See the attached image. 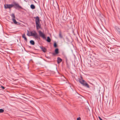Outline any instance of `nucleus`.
<instances>
[{
    "label": "nucleus",
    "instance_id": "6e6552de",
    "mask_svg": "<svg viewBox=\"0 0 120 120\" xmlns=\"http://www.w3.org/2000/svg\"><path fill=\"white\" fill-rule=\"evenodd\" d=\"M93 63L94 65L96 66L100 65L101 64V63H100V62H98L97 61H96L95 60H94V61H93Z\"/></svg>",
    "mask_w": 120,
    "mask_h": 120
},
{
    "label": "nucleus",
    "instance_id": "0eeeda50",
    "mask_svg": "<svg viewBox=\"0 0 120 120\" xmlns=\"http://www.w3.org/2000/svg\"><path fill=\"white\" fill-rule=\"evenodd\" d=\"M34 33H33L31 31L30 32V33L31 34H30V36H34V38H35L37 34L36 33V32L35 31H34Z\"/></svg>",
    "mask_w": 120,
    "mask_h": 120
},
{
    "label": "nucleus",
    "instance_id": "b1692460",
    "mask_svg": "<svg viewBox=\"0 0 120 120\" xmlns=\"http://www.w3.org/2000/svg\"><path fill=\"white\" fill-rule=\"evenodd\" d=\"M53 46H54V47L55 48H56V47H57V44L56 43V42H55L54 43Z\"/></svg>",
    "mask_w": 120,
    "mask_h": 120
},
{
    "label": "nucleus",
    "instance_id": "4468645a",
    "mask_svg": "<svg viewBox=\"0 0 120 120\" xmlns=\"http://www.w3.org/2000/svg\"><path fill=\"white\" fill-rule=\"evenodd\" d=\"M59 37L60 38H63V36L61 32V31H60L59 32Z\"/></svg>",
    "mask_w": 120,
    "mask_h": 120
},
{
    "label": "nucleus",
    "instance_id": "ddd939ff",
    "mask_svg": "<svg viewBox=\"0 0 120 120\" xmlns=\"http://www.w3.org/2000/svg\"><path fill=\"white\" fill-rule=\"evenodd\" d=\"M22 38H24V39L26 41H27V39L26 36V35L25 34H24L22 36Z\"/></svg>",
    "mask_w": 120,
    "mask_h": 120
},
{
    "label": "nucleus",
    "instance_id": "4be33fe9",
    "mask_svg": "<svg viewBox=\"0 0 120 120\" xmlns=\"http://www.w3.org/2000/svg\"><path fill=\"white\" fill-rule=\"evenodd\" d=\"M66 40L68 42V43L69 42H70V41L69 39L67 37H66Z\"/></svg>",
    "mask_w": 120,
    "mask_h": 120
},
{
    "label": "nucleus",
    "instance_id": "f3484780",
    "mask_svg": "<svg viewBox=\"0 0 120 120\" xmlns=\"http://www.w3.org/2000/svg\"><path fill=\"white\" fill-rule=\"evenodd\" d=\"M35 38V39H37L38 40H40V37L39 36L38 34H37V35L36 36Z\"/></svg>",
    "mask_w": 120,
    "mask_h": 120
},
{
    "label": "nucleus",
    "instance_id": "1a4fd4ad",
    "mask_svg": "<svg viewBox=\"0 0 120 120\" xmlns=\"http://www.w3.org/2000/svg\"><path fill=\"white\" fill-rule=\"evenodd\" d=\"M40 48L41 49L42 51L44 52H46L47 49L45 47L42 46H40Z\"/></svg>",
    "mask_w": 120,
    "mask_h": 120
},
{
    "label": "nucleus",
    "instance_id": "c85d7f7f",
    "mask_svg": "<svg viewBox=\"0 0 120 120\" xmlns=\"http://www.w3.org/2000/svg\"><path fill=\"white\" fill-rule=\"evenodd\" d=\"M46 57L48 59H50V57L49 56H47V57L46 56Z\"/></svg>",
    "mask_w": 120,
    "mask_h": 120
},
{
    "label": "nucleus",
    "instance_id": "20e7f679",
    "mask_svg": "<svg viewBox=\"0 0 120 120\" xmlns=\"http://www.w3.org/2000/svg\"><path fill=\"white\" fill-rule=\"evenodd\" d=\"M52 7L53 9H55L56 10L59 9V6L57 2H53L52 5Z\"/></svg>",
    "mask_w": 120,
    "mask_h": 120
},
{
    "label": "nucleus",
    "instance_id": "7ed1b4c3",
    "mask_svg": "<svg viewBox=\"0 0 120 120\" xmlns=\"http://www.w3.org/2000/svg\"><path fill=\"white\" fill-rule=\"evenodd\" d=\"M79 82L83 86L87 88H90L89 85L85 80L79 79Z\"/></svg>",
    "mask_w": 120,
    "mask_h": 120
},
{
    "label": "nucleus",
    "instance_id": "a211bd4d",
    "mask_svg": "<svg viewBox=\"0 0 120 120\" xmlns=\"http://www.w3.org/2000/svg\"><path fill=\"white\" fill-rule=\"evenodd\" d=\"M30 8L32 9H34L35 8V6L33 4H31L30 6Z\"/></svg>",
    "mask_w": 120,
    "mask_h": 120
},
{
    "label": "nucleus",
    "instance_id": "aec40b11",
    "mask_svg": "<svg viewBox=\"0 0 120 120\" xmlns=\"http://www.w3.org/2000/svg\"><path fill=\"white\" fill-rule=\"evenodd\" d=\"M11 15L12 18V19H15V16L14 13L12 14Z\"/></svg>",
    "mask_w": 120,
    "mask_h": 120
},
{
    "label": "nucleus",
    "instance_id": "a878e982",
    "mask_svg": "<svg viewBox=\"0 0 120 120\" xmlns=\"http://www.w3.org/2000/svg\"><path fill=\"white\" fill-rule=\"evenodd\" d=\"M27 35L29 36H30V34H29V32L28 30H27Z\"/></svg>",
    "mask_w": 120,
    "mask_h": 120
},
{
    "label": "nucleus",
    "instance_id": "393cba45",
    "mask_svg": "<svg viewBox=\"0 0 120 120\" xmlns=\"http://www.w3.org/2000/svg\"><path fill=\"white\" fill-rule=\"evenodd\" d=\"M4 112V110L2 109H0V113H3Z\"/></svg>",
    "mask_w": 120,
    "mask_h": 120
},
{
    "label": "nucleus",
    "instance_id": "39448f33",
    "mask_svg": "<svg viewBox=\"0 0 120 120\" xmlns=\"http://www.w3.org/2000/svg\"><path fill=\"white\" fill-rule=\"evenodd\" d=\"M38 33L40 37H41L44 39H46V38L45 34L42 33L41 31L39 30L38 31Z\"/></svg>",
    "mask_w": 120,
    "mask_h": 120
},
{
    "label": "nucleus",
    "instance_id": "f257e3e1",
    "mask_svg": "<svg viewBox=\"0 0 120 120\" xmlns=\"http://www.w3.org/2000/svg\"><path fill=\"white\" fill-rule=\"evenodd\" d=\"M13 4H6L4 5V8L6 9H10L13 7L16 9H23L15 1H13Z\"/></svg>",
    "mask_w": 120,
    "mask_h": 120
},
{
    "label": "nucleus",
    "instance_id": "6ab92c4d",
    "mask_svg": "<svg viewBox=\"0 0 120 120\" xmlns=\"http://www.w3.org/2000/svg\"><path fill=\"white\" fill-rule=\"evenodd\" d=\"M12 20L13 22L15 24H16L18 23H18L16 21L15 19H12Z\"/></svg>",
    "mask_w": 120,
    "mask_h": 120
},
{
    "label": "nucleus",
    "instance_id": "9d476101",
    "mask_svg": "<svg viewBox=\"0 0 120 120\" xmlns=\"http://www.w3.org/2000/svg\"><path fill=\"white\" fill-rule=\"evenodd\" d=\"M62 59L59 57H58L57 58V61L58 64L60 63L62 61Z\"/></svg>",
    "mask_w": 120,
    "mask_h": 120
},
{
    "label": "nucleus",
    "instance_id": "dca6fc26",
    "mask_svg": "<svg viewBox=\"0 0 120 120\" xmlns=\"http://www.w3.org/2000/svg\"><path fill=\"white\" fill-rule=\"evenodd\" d=\"M30 43L32 45H34L35 44V42L33 40H31L30 41Z\"/></svg>",
    "mask_w": 120,
    "mask_h": 120
},
{
    "label": "nucleus",
    "instance_id": "bb28decb",
    "mask_svg": "<svg viewBox=\"0 0 120 120\" xmlns=\"http://www.w3.org/2000/svg\"><path fill=\"white\" fill-rule=\"evenodd\" d=\"M0 86L1 88L3 89V90H4L5 89V87H4V86H2L1 85H0Z\"/></svg>",
    "mask_w": 120,
    "mask_h": 120
},
{
    "label": "nucleus",
    "instance_id": "423d86ee",
    "mask_svg": "<svg viewBox=\"0 0 120 120\" xmlns=\"http://www.w3.org/2000/svg\"><path fill=\"white\" fill-rule=\"evenodd\" d=\"M59 49L58 48H56L54 50V53H52V54L53 56H55L56 54L59 53Z\"/></svg>",
    "mask_w": 120,
    "mask_h": 120
},
{
    "label": "nucleus",
    "instance_id": "412c9836",
    "mask_svg": "<svg viewBox=\"0 0 120 120\" xmlns=\"http://www.w3.org/2000/svg\"><path fill=\"white\" fill-rule=\"evenodd\" d=\"M62 17L63 19V20H64L65 21H66L67 18H66V16H63Z\"/></svg>",
    "mask_w": 120,
    "mask_h": 120
},
{
    "label": "nucleus",
    "instance_id": "f03ea898",
    "mask_svg": "<svg viewBox=\"0 0 120 120\" xmlns=\"http://www.w3.org/2000/svg\"><path fill=\"white\" fill-rule=\"evenodd\" d=\"M34 18L35 19V21L37 29L38 30L41 28V25L40 22L41 20H40L39 17L38 16L34 17Z\"/></svg>",
    "mask_w": 120,
    "mask_h": 120
},
{
    "label": "nucleus",
    "instance_id": "cd10ccee",
    "mask_svg": "<svg viewBox=\"0 0 120 120\" xmlns=\"http://www.w3.org/2000/svg\"><path fill=\"white\" fill-rule=\"evenodd\" d=\"M81 119V118L80 117H79L77 118V120H80Z\"/></svg>",
    "mask_w": 120,
    "mask_h": 120
},
{
    "label": "nucleus",
    "instance_id": "2eb2a0df",
    "mask_svg": "<svg viewBox=\"0 0 120 120\" xmlns=\"http://www.w3.org/2000/svg\"><path fill=\"white\" fill-rule=\"evenodd\" d=\"M47 41L48 42H50L51 41V39L49 37H48L47 38V39H46Z\"/></svg>",
    "mask_w": 120,
    "mask_h": 120
},
{
    "label": "nucleus",
    "instance_id": "2f4dec72",
    "mask_svg": "<svg viewBox=\"0 0 120 120\" xmlns=\"http://www.w3.org/2000/svg\"><path fill=\"white\" fill-rule=\"evenodd\" d=\"M11 23H13V22H11Z\"/></svg>",
    "mask_w": 120,
    "mask_h": 120
},
{
    "label": "nucleus",
    "instance_id": "5701e85b",
    "mask_svg": "<svg viewBox=\"0 0 120 120\" xmlns=\"http://www.w3.org/2000/svg\"><path fill=\"white\" fill-rule=\"evenodd\" d=\"M96 61H97L98 62H100H100L101 61V59H96L95 60Z\"/></svg>",
    "mask_w": 120,
    "mask_h": 120
},
{
    "label": "nucleus",
    "instance_id": "f8f14e48",
    "mask_svg": "<svg viewBox=\"0 0 120 120\" xmlns=\"http://www.w3.org/2000/svg\"><path fill=\"white\" fill-rule=\"evenodd\" d=\"M104 17V16L103 15L100 14H99V18L101 20L103 19Z\"/></svg>",
    "mask_w": 120,
    "mask_h": 120
},
{
    "label": "nucleus",
    "instance_id": "9b49d317",
    "mask_svg": "<svg viewBox=\"0 0 120 120\" xmlns=\"http://www.w3.org/2000/svg\"><path fill=\"white\" fill-rule=\"evenodd\" d=\"M115 29L118 33L120 34V28L116 26L115 27Z\"/></svg>",
    "mask_w": 120,
    "mask_h": 120
},
{
    "label": "nucleus",
    "instance_id": "c756f323",
    "mask_svg": "<svg viewBox=\"0 0 120 120\" xmlns=\"http://www.w3.org/2000/svg\"><path fill=\"white\" fill-rule=\"evenodd\" d=\"M28 47L29 48H31V47L30 46H28Z\"/></svg>",
    "mask_w": 120,
    "mask_h": 120
},
{
    "label": "nucleus",
    "instance_id": "7c9ffc66",
    "mask_svg": "<svg viewBox=\"0 0 120 120\" xmlns=\"http://www.w3.org/2000/svg\"><path fill=\"white\" fill-rule=\"evenodd\" d=\"M81 79H82V77H81Z\"/></svg>",
    "mask_w": 120,
    "mask_h": 120
}]
</instances>
